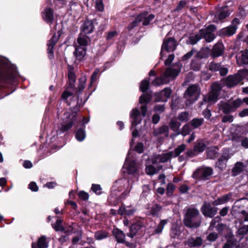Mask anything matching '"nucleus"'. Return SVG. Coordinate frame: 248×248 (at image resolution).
Here are the masks:
<instances>
[{
	"mask_svg": "<svg viewBox=\"0 0 248 248\" xmlns=\"http://www.w3.org/2000/svg\"><path fill=\"white\" fill-rule=\"evenodd\" d=\"M17 76L16 66L5 58L0 56V86L12 83Z\"/></svg>",
	"mask_w": 248,
	"mask_h": 248,
	"instance_id": "1",
	"label": "nucleus"
},
{
	"mask_svg": "<svg viewBox=\"0 0 248 248\" xmlns=\"http://www.w3.org/2000/svg\"><path fill=\"white\" fill-rule=\"evenodd\" d=\"M202 219V217L197 208L189 206L184 209L183 222L186 227L197 229L201 226Z\"/></svg>",
	"mask_w": 248,
	"mask_h": 248,
	"instance_id": "2",
	"label": "nucleus"
},
{
	"mask_svg": "<svg viewBox=\"0 0 248 248\" xmlns=\"http://www.w3.org/2000/svg\"><path fill=\"white\" fill-rule=\"evenodd\" d=\"M174 65L167 68L164 73L160 77L156 78L152 82L154 86H160L168 83L170 79H174L179 74L180 67L178 65L177 68H174Z\"/></svg>",
	"mask_w": 248,
	"mask_h": 248,
	"instance_id": "3",
	"label": "nucleus"
},
{
	"mask_svg": "<svg viewBox=\"0 0 248 248\" xmlns=\"http://www.w3.org/2000/svg\"><path fill=\"white\" fill-rule=\"evenodd\" d=\"M201 93V89L197 84H192L189 86L184 94L186 106H190L199 98Z\"/></svg>",
	"mask_w": 248,
	"mask_h": 248,
	"instance_id": "4",
	"label": "nucleus"
},
{
	"mask_svg": "<svg viewBox=\"0 0 248 248\" xmlns=\"http://www.w3.org/2000/svg\"><path fill=\"white\" fill-rule=\"evenodd\" d=\"M241 105V99L239 98L228 102L220 101L217 104L219 110H221L224 114L235 111Z\"/></svg>",
	"mask_w": 248,
	"mask_h": 248,
	"instance_id": "5",
	"label": "nucleus"
},
{
	"mask_svg": "<svg viewBox=\"0 0 248 248\" xmlns=\"http://www.w3.org/2000/svg\"><path fill=\"white\" fill-rule=\"evenodd\" d=\"M223 86V84H222L220 81H216L211 83L210 91L208 95L204 96V101L208 100L213 103L216 102L218 99Z\"/></svg>",
	"mask_w": 248,
	"mask_h": 248,
	"instance_id": "6",
	"label": "nucleus"
},
{
	"mask_svg": "<svg viewBox=\"0 0 248 248\" xmlns=\"http://www.w3.org/2000/svg\"><path fill=\"white\" fill-rule=\"evenodd\" d=\"M213 173V170L212 168L202 167L193 172L192 177L197 180L205 181L209 179Z\"/></svg>",
	"mask_w": 248,
	"mask_h": 248,
	"instance_id": "7",
	"label": "nucleus"
},
{
	"mask_svg": "<svg viewBox=\"0 0 248 248\" xmlns=\"http://www.w3.org/2000/svg\"><path fill=\"white\" fill-rule=\"evenodd\" d=\"M177 45V42L174 38L166 37L163 40L161 46L160 52L161 59H162L164 50H166L168 52H172L175 50Z\"/></svg>",
	"mask_w": 248,
	"mask_h": 248,
	"instance_id": "8",
	"label": "nucleus"
},
{
	"mask_svg": "<svg viewBox=\"0 0 248 248\" xmlns=\"http://www.w3.org/2000/svg\"><path fill=\"white\" fill-rule=\"evenodd\" d=\"M64 121L66 123L64 124H62L60 130L62 132H65L70 129L74 122L77 120V113L76 112L73 111L71 113L66 112L64 114Z\"/></svg>",
	"mask_w": 248,
	"mask_h": 248,
	"instance_id": "9",
	"label": "nucleus"
},
{
	"mask_svg": "<svg viewBox=\"0 0 248 248\" xmlns=\"http://www.w3.org/2000/svg\"><path fill=\"white\" fill-rule=\"evenodd\" d=\"M216 27L214 25H209L206 28L200 30V33L202 38H204L208 43L211 42L216 38L214 33Z\"/></svg>",
	"mask_w": 248,
	"mask_h": 248,
	"instance_id": "10",
	"label": "nucleus"
},
{
	"mask_svg": "<svg viewBox=\"0 0 248 248\" xmlns=\"http://www.w3.org/2000/svg\"><path fill=\"white\" fill-rule=\"evenodd\" d=\"M239 22L237 18H235L232 21V24L226 28L220 30L218 34L221 37H229L233 35L237 29V24Z\"/></svg>",
	"mask_w": 248,
	"mask_h": 248,
	"instance_id": "11",
	"label": "nucleus"
},
{
	"mask_svg": "<svg viewBox=\"0 0 248 248\" xmlns=\"http://www.w3.org/2000/svg\"><path fill=\"white\" fill-rule=\"evenodd\" d=\"M207 67L209 70L213 72L219 71V74L221 76H224L228 73V69L221 65L220 62H212L208 64Z\"/></svg>",
	"mask_w": 248,
	"mask_h": 248,
	"instance_id": "12",
	"label": "nucleus"
},
{
	"mask_svg": "<svg viewBox=\"0 0 248 248\" xmlns=\"http://www.w3.org/2000/svg\"><path fill=\"white\" fill-rule=\"evenodd\" d=\"M232 210L235 213H245V210H248V199H243L237 201L235 202Z\"/></svg>",
	"mask_w": 248,
	"mask_h": 248,
	"instance_id": "13",
	"label": "nucleus"
},
{
	"mask_svg": "<svg viewBox=\"0 0 248 248\" xmlns=\"http://www.w3.org/2000/svg\"><path fill=\"white\" fill-rule=\"evenodd\" d=\"M201 210L205 217L212 218L216 215L217 208L212 207L210 203L204 202L202 206Z\"/></svg>",
	"mask_w": 248,
	"mask_h": 248,
	"instance_id": "14",
	"label": "nucleus"
},
{
	"mask_svg": "<svg viewBox=\"0 0 248 248\" xmlns=\"http://www.w3.org/2000/svg\"><path fill=\"white\" fill-rule=\"evenodd\" d=\"M221 81L223 82V85L226 86L229 88L235 87L241 82L238 76L235 74L223 78Z\"/></svg>",
	"mask_w": 248,
	"mask_h": 248,
	"instance_id": "15",
	"label": "nucleus"
},
{
	"mask_svg": "<svg viewBox=\"0 0 248 248\" xmlns=\"http://www.w3.org/2000/svg\"><path fill=\"white\" fill-rule=\"evenodd\" d=\"M231 156L232 155L230 153L229 151L227 149L224 150L221 156L216 162V167L222 170L224 169L226 167L228 160Z\"/></svg>",
	"mask_w": 248,
	"mask_h": 248,
	"instance_id": "16",
	"label": "nucleus"
},
{
	"mask_svg": "<svg viewBox=\"0 0 248 248\" xmlns=\"http://www.w3.org/2000/svg\"><path fill=\"white\" fill-rule=\"evenodd\" d=\"M203 239L201 236H190L184 242L185 246L189 248H199L202 246Z\"/></svg>",
	"mask_w": 248,
	"mask_h": 248,
	"instance_id": "17",
	"label": "nucleus"
},
{
	"mask_svg": "<svg viewBox=\"0 0 248 248\" xmlns=\"http://www.w3.org/2000/svg\"><path fill=\"white\" fill-rule=\"evenodd\" d=\"M61 35L60 31H59L58 34H54L52 37L48 41L47 45V53L50 59L53 58V47L59 39Z\"/></svg>",
	"mask_w": 248,
	"mask_h": 248,
	"instance_id": "18",
	"label": "nucleus"
},
{
	"mask_svg": "<svg viewBox=\"0 0 248 248\" xmlns=\"http://www.w3.org/2000/svg\"><path fill=\"white\" fill-rule=\"evenodd\" d=\"M171 90L169 88H166L161 92L155 94V102H166L170 97Z\"/></svg>",
	"mask_w": 248,
	"mask_h": 248,
	"instance_id": "19",
	"label": "nucleus"
},
{
	"mask_svg": "<svg viewBox=\"0 0 248 248\" xmlns=\"http://www.w3.org/2000/svg\"><path fill=\"white\" fill-rule=\"evenodd\" d=\"M174 153L173 151H170L167 153L162 154L156 155L153 160V164L159 163H165L173 157Z\"/></svg>",
	"mask_w": 248,
	"mask_h": 248,
	"instance_id": "20",
	"label": "nucleus"
},
{
	"mask_svg": "<svg viewBox=\"0 0 248 248\" xmlns=\"http://www.w3.org/2000/svg\"><path fill=\"white\" fill-rule=\"evenodd\" d=\"M137 211V209L132 206H125L122 204L118 210V214L120 215L127 216H133Z\"/></svg>",
	"mask_w": 248,
	"mask_h": 248,
	"instance_id": "21",
	"label": "nucleus"
},
{
	"mask_svg": "<svg viewBox=\"0 0 248 248\" xmlns=\"http://www.w3.org/2000/svg\"><path fill=\"white\" fill-rule=\"evenodd\" d=\"M153 134L154 136L158 139L163 135L165 138H168L169 136V127L166 125H163L155 128L153 132Z\"/></svg>",
	"mask_w": 248,
	"mask_h": 248,
	"instance_id": "22",
	"label": "nucleus"
},
{
	"mask_svg": "<svg viewBox=\"0 0 248 248\" xmlns=\"http://www.w3.org/2000/svg\"><path fill=\"white\" fill-rule=\"evenodd\" d=\"M224 46L222 43L215 44L211 50V55L213 58L218 57L223 53Z\"/></svg>",
	"mask_w": 248,
	"mask_h": 248,
	"instance_id": "23",
	"label": "nucleus"
},
{
	"mask_svg": "<svg viewBox=\"0 0 248 248\" xmlns=\"http://www.w3.org/2000/svg\"><path fill=\"white\" fill-rule=\"evenodd\" d=\"M94 29L93 22L92 20H87L85 21L81 26V33L84 34H88L91 33Z\"/></svg>",
	"mask_w": 248,
	"mask_h": 248,
	"instance_id": "24",
	"label": "nucleus"
},
{
	"mask_svg": "<svg viewBox=\"0 0 248 248\" xmlns=\"http://www.w3.org/2000/svg\"><path fill=\"white\" fill-rule=\"evenodd\" d=\"M130 117L132 119L131 123L132 128L140 123L141 119L140 117V112L137 108H134L132 110Z\"/></svg>",
	"mask_w": 248,
	"mask_h": 248,
	"instance_id": "25",
	"label": "nucleus"
},
{
	"mask_svg": "<svg viewBox=\"0 0 248 248\" xmlns=\"http://www.w3.org/2000/svg\"><path fill=\"white\" fill-rule=\"evenodd\" d=\"M112 234L118 243L122 244L124 243L125 234L123 231L115 228L112 231Z\"/></svg>",
	"mask_w": 248,
	"mask_h": 248,
	"instance_id": "26",
	"label": "nucleus"
},
{
	"mask_svg": "<svg viewBox=\"0 0 248 248\" xmlns=\"http://www.w3.org/2000/svg\"><path fill=\"white\" fill-rule=\"evenodd\" d=\"M230 14L231 11L227 7H223L219 10L218 14L216 15L215 18L222 22L225 18L228 17Z\"/></svg>",
	"mask_w": 248,
	"mask_h": 248,
	"instance_id": "27",
	"label": "nucleus"
},
{
	"mask_svg": "<svg viewBox=\"0 0 248 248\" xmlns=\"http://www.w3.org/2000/svg\"><path fill=\"white\" fill-rule=\"evenodd\" d=\"M138 17H140L141 22L142 21V24L146 26L149 25L151 21L155 18V15L153 14L148 15V13L144 12L140 14Z\"/></svg>",
	"mask_w": 248,
	"mask_h": 248,
	"instance_id": "28",
	"label": "nucleus"
},
{
	"mask_svg": "<svg viewBox=\"0 0 248 248\" xmlns=\"http://www.w3.org/2000/svg\"><path fill=\"white\" fill-rule=\"evenodd\" d=\"M68 80L69 82V87L71 89L75 88V82L76 80V74L74 71V68L72 67H69L68 69Z\"/></svg>",
	"mask_w": 248,
	"mask_h": 248,
	"instance_id": "29",
	"label": "nucleus"
},
{
	"mask_svg": "<svg viewBox=\"0 0 248 248\" xmlns=\"http://www.w3.org/2000/svg\"><path fill=\"white\" fill-rule=\"evenodd\" d=\"M246 166L242 162H236L232 170V175L235 176L241 173Z\"/></svg>",
	"mask_w": 248,
	"mask_h": 248,
	"instance_id": "30",
	"label": "nucleus"
},
{
	"mask_svg": "<svg viewBox=\"0 0 248 248\" xmlns=\"http://www.w3.org/2000/svg\"><path fill=\"white\" fill-rule=\"evenodd\" d=\"M86 49L84 46H76L74 55L78 60H81L86 54Z\"/></svg>",
	"mask_w": 248,
	"mask_h": 248,
	"instance_id": "31",
	"label": "nucleus"
},
{
	"mask_svg": "<svg viewBox=\"0 0 248 248\" xmlns=\"http://www.w3.org/2000/svg\"><path fill=\"white\" fill-rule=\"evenodd\" d=\"M231 196L232 195L231 194H227L219 197L216 200H215L212 202V205L214 206H217L220 204H224L230 200L231 198Z\"/></svg>",
	"mask_w": 248,
	"mask_h": 248,
	"instance_id": "32",
	"label": "nucleus"
},
{
	"mask_svg": "<svg viewBox=\"0 0 248 248\" xmlns=\"http://www.w3.org/2000/svg\"><path fill=\"white\" fill-rule=\"evenodd\" d=\"M127 170L129 174H134L139 171V168L135 161L131 160L128 163Z\"/></svg>",
	"mask_w": 248,
	"mask_h": 248,
	"instance_id": "33",
	"label": "nucleus"
},
{
	"mask_svg": "<svg viewBox=\"0 0 248 248\" xmlns=\"http://www.w3.org/2000/svg\"><path fill=\"white\" fill-rule=\"evenodd\" d=\"M202 39L200 31L199 32L195 35H190L188 39L186 40V44L194 45L196 44L198 42Z\"/></svg>",
	"mask_w": 248,
	"mask_h": 248,
	"instance_id": "34",
	"label": "nucleus"
},
{
	"mask_svg": "<svg viewBox=\"0 0 248 248\" xmlns=\"http://www.w3.org/2000/svg\"><path fill=\"white\" fill-rule=\"evenodd\" d=\"M89 40V38L86 35V34H84L80 32L78 38V46L85 47V46L88 45V42Z\"/></svg>",
	"mask_w": 248,
	"mask_h": 248,
	"instance_id": "35",
	"label": "nucleus"
},
{
	"mask_svg": "<svg viewBox=\"0 0 248 248\" xmlns=\"http://www.w3.org/2000/svg\"><path fill=\"white\" fill-rule=\"evenodd\" d=\"M207 157L209 159H215L218 155V149L217 147L209 148L206 151Z\"/></svg>",
	"mask_w": 248,
	"mask_h": 248,
	"instance_id": "36",
	"label": "nucleus"
},
{
	"mask_svg": "<svg viewBox=\"0 0 248 248\" xmlns=\"http://www.w3.org/2000/svg\"><path fill=\"white\" fill-rule=\"evenodd\" d=\"M43 19L47 23L52 22L53 20V14L52 9L47 8L45 10Z\"/></svg>",
	"mask_w": 248,
	"mask_h": 248,
	"instance_id": "37",
	"label": "nucleus"
},
{
	"mask_svg": "<svg viewBox=\"0 0 248 248\" xmlns=\"http://www.w3.org/2000/svg\"><path fill=\"white\" fill-rule=\"evenodd\" d=\"M140 225L139 224H133L130 227V232L127 233V235L131 238H133L136 235L138 231L140 229Z\"/></svg>",
	"mask_w": 248,
	"mask_h": 248,
	"instance_id": "38",
	"label": "nucleus"
},
{
	"mask_svg": "<svg viewBox=\"0 0 248 248\" xmlns=\"http://www.w3.org/2000/svg\"><path fill=\"white\" fill-rule=\"evenodd\" d=\"M181 123L176 119H172L169 123V127L173 131H180V127L181 126Z\"/></svg>",
	"mask_w": 248,
	"mask_h": 248,
	"instance_id": "39",
	"label": "nucleus"
},
{
	"mask_svg": "<svg viewBox=\"0 0 248 248\" xmlns=\"http://www.w3.org/2000/svg\"><path fill=\"white\" fill-rule=\"evenodd\" d=\"M204 122L203 118H194L190 122L189 124L193 129H196L202 125Z\"/></svg>",
	"mask_w": 248,
	"mask_h": 248,
	"instance_id": "40",
	"label": "nucleus"
},
{
	"mask_svg": "<svg viewBox=\"0 0 248 248\" xmlns=\"http://www.w3.org/2000/svg\"><path fill=\"white\" fill-rule=\"evenodd\" d=\"M162 207L158 204H155L151 208L150 214L154 217H159Z\"/></svg>",
	"mask_w": 248,
	"mask_h": 248,
	"instance_id": "41",
	"label": "nucleus"
},
{
	"mask_svg": "<svg viewBox=\"0 0 248 248\" xmlns=\"http://www.w3.org/2000/svg\"><path fill=\"white\" fill-rule=\"evenodd\" d=\"M108 232L103 230H99L95 232L94 237L97 240H101L108 237Z\"/></svg>",
	"mask_w": 248,
	"mask_h": 248,
	"instance_id": "42",
	"label": "nucleus"
},
{
	"mask_svg": "<svg viewBox=\"0 0 248 248\" xmlns=\"http://www.w3.org/2000/svg\"><path fill=\"white\" fill-rule=\"evenodd\" d=\"M206 147V144L202 141H197L194 146V151L197 153L202 152L205 149Z\"/></svg>",
	"mask_w": 248,
	"mask_h": 248,
	"instance_id": "43",
	"label": "nucleus"
},
{
	"mask_svg": "<svg viewBox=\"0 0 248 248\" xmlns=\"http://www.w3.org/2000/svg\"><path fill=\"white\" fill-rule=\"evenodd\" d=\"M209 52L208 48H203L196 54V57L200 59L207 58L208 57Z\"/></svg>",
	"mask_w": 248,
	"mask_h": 248,
	"instance_id": "44",
	"label": "nucleus"
},
{
	"mask_svg": "<svg viewBox=\"0 0 248 248\" xmlns=\"http://www.w3.org/2000/svg\"><path fill=\"white\" fill-rule=\"evenodd\" d=\"M86 137V133L85 130L82 128L78 129L76 134V138L79 141H83Z\"/></svg>",
	"mask_w": 248,
	"mask_h": 248,
	"instance_id": "45",
	"label": "nucleus"
},
{
	"mask_svg": "<svg viewBox=\"0 0 248 248\" xmlns=\"http://www.w3.org/2000/svg\"><path fill=\"white\" fill-rule=\"evenodd\" d=\"M192 129L189 123L186 124L183 126L181 130H180V134L183 136L187 135L190 133Z\"/></svg>",
	"mask_w": 248,
	"mask_h": 248,
	"instance_id": "46",
	"label": "nucleus"
},
{
	"mask_svg": "<svg viewBox=\"0 0 248 248\" xmlns=\"http://www.w3.org/2000/svg\"><path fill=\"white\" fill-rule=\"evenodd\" d=\"M241 56L239 62L241 64H248V50L246 49L241 52Z\"/></svg>",
	"mask_w": 248,
	"mask_h": 248,
	"instance_id": "47",
	"label": "nucleus"
},
{
	"mask_svg": "<svg viewBox=\"0 0 248 248\" xmlns=\"http://www.w3.org/2000/svg\"><path fill=\"white\" fill-rule=\"evenodd\" d=\"M37 246L38 248H46L48 247L45 236H42L38 239Z\"/></svg>",
	"mask_w": 248,
	"mask_h": 248,
	"instance_id": "48",
	"label": "nucleus"
},
{
	"mask_svg": "<svg viewBox=\"0 0 248 248\" xmlns=\"http://www.w3.org/2000/svg\"><path fill=\"white\" fill-rule=\"evenodd\" d=\"M181 232L177 227L171 228L170 232V236L173 239H178L180 236Z\"/></svg>",
	"mask_w": 248,
	"mask_h": 248,
	"instance_id": "49",
	"label": "nucleus"
},
{
	"mask_svg": "<svg viewBox=\"0 0 248 248\" xmlns=\"http://www.w3.org/2000/svg\"><path fill=\"white\" fill-rule=\"evenodd\" d=\"M168 220L167 219L161 220L156 228L155 229V232L156 233H160L162 232L164 226L167 223Z\"/></svg>",
	"mask_w": 248,
	"mask_h": 248,
	"instance_id": "50",
	"label": "nucleus"
},
{
	"mask_svg": "<svg viewBox=\"0 0 248 248\" xmlns=\"http://www.w3.org/2000/svg\"><path fill=\"white\" fill-rule=\"evenodd\" d=\"M62 221L61 219H58L56 221V222L53 227V228L55 229V230L56 231H61V232H64L65 233H67L68 232H69V231H65L64 230L63 227H62Z\"/></svg>",
	"mask_w": 248,
	"mask_h": 248,
	"instance_id": "51",
	"label": "nucleus"
},
{
	"mask_svg": "<svg viewBox=\"0 0 248 248\" xmlns=\"http://www.w3.org/2000/svg\"><path fill=\"white\" fill-rule=\"evenodd\" d=\"M186 149V145L182 144L176 148L173 152V157H175L178 156L181 153H182Z\"/></svg>",
	"mask_w": 248,
	"mask_h": 248,
	"instance_id": "52",
	"label": "nucleus"
},
{
	"mask_svg": "<svg viewBox=\"0 0 248 248\" xmlns=\"http://www.w3.org/2000/svg\"><path fill=\"white\" fill-rule=\"evenodd\" d=\"M151 99V95L149 93L143 94L140 97V103H148Z\"/></svg>",
	"mask_w": 248,
	"mask_h": 248,
	"instance_id": "53",
	"label": "nucleus"
},
{
	"mask_svg": "<svg viewBox=\"0 0 248 248\" xmlns=\"http://www.w3.org/2000/svg\"><path fill=\"white\" fill-rule=\"evenodd\" d=\"M238 76L239 80L241 81L243 78L248 76V69H241L238 71L237 73L235 74Z\"/></svg>",
	"mask_w": 248,
	"mask_h": 248,
	"instance_id": "54",
	"label": "nucleus"
},
{
	"mask_svg": "<svg viewBox=\"0 0 248 248\" xmlns=\"http://www.w3.org/2000/svg\"><path fill=\"white\" fill-rule=\"evenodd\" d=\"M86 78L85 77H82L79 79V84L78 85V91L79 92L82 91L85 87Z\"/></svg>",
	"mask_w": 248,
	"mask_h": 248,
	"instance_id": "55",
	"label": "nucleus"
},
{
	"mask_svg": "<svg viewBox=\"0 0 248 248\" xmlns=\"http://www.w3.org/2000/svg\"><path fill=\"white\" fill-rule=\"evenodd\" d=\"M236 242V240L235 238L229 239L224 244L222 248H231L235 245Z\"/></svg>",
	"mask_w": 248,
	"mask_h": 248,
	"instance_id": "56",
	"label": "nucleus"
},
{
	"mask_svg": "<svg viewBox=\"0 0 248 248\" xmlns=\"http://www.w3.org/2000/svg\"><path fill=\"white\" fill-rule=\"evenodd\" d=\"M218 237V233L213 232L209 233L206 237L207 240L211 242H215Z\"/></svg>",
	"mask_w": 248,
	"mask_h": 248,
	"instance_id": "57",
	"label": "nucleus"
},
{
	"mask_svg": "<svg viewBox=\"0 0 248 248\" xmlns=\"http://www.w3.org/2000/svg\"><path fill=\"white\" fill-rule=\"evenodd\" d=\"M145 170L148 174L152 175L156 173L158 170H157L153 166L149 165L146 167Z\"/></svg>",
	"mask_w": 248,
	"mask_h": 248,
	"instance_id": "58",
	"label": "nucleus"
},
{
	"mask_svg": "<svg viewBox=\"0 0 248 248\" xmlns=\"http://www.w3.org/2000/svg\"><path fill=\"white\" fill-rule=\"evenodd\" d=\"M221 219L219 216H217L213 218L210 223L209 230H213V229L217 226L216 223L218 222Z\"/></svg>",
	"mask_w": 248,
	"mask_h": 248,
	"instance_id": "59",
	"label": "nucleus"
},
{
	"mask_svg": "<svg viewBox=\"0 0 248 248\" xmlns=\"http://www.w3.org/2000/svg\"><path fill=\"white\" fill-rule=\"evenodd\" d=\"M149 86V82L148 80H143L140 85V90L144 93L148 89Z\"/></svg>",
	"mask_w": 248,
	"mask_h": 248,
	"instance_id": "60",
	"label": "nucleus"
},
{
	"mask_svg": "<svg viewBox=\"0 0 248 248\" xmlns=\"http://www.w3.org/2000/svg\"><path fill=\"white\" fill-rule=\"evenodd\" d=\"M187 3V1L186 0H181L178 3L177 6L174 10V12H180L185 7Z\"/></svg>",
	"mask_w": 248,
	"mask_h": 248,
	"instance_id": "61",
	"label": "nucleus"
},
{
	"mask_svg": "<svg viewBox=\"0 0 248 248\" xmlns=\"http://www.w3.org/2000/svg\"><path fill=\"white\" fill-rule=\"evenodd\" d=\"M189 114L187 112H182L179 114L178 119L181 121H187L188 119Z\"/></svg>",
	"mask_w": 248,
	"mask_h": 248,
	"instance_id": "62",
	"label": "nucleus"
},
{
	"mask_svg": "<svg viewBox=\"0 0 248 248\" xmlns=\"http://www.w3.org/2000/svg\"><path fill=\"white\" fill-rule=\"evenodd\" d=\"M196 52V50L194 48H192L189 52L182 57V60L184 61L190 59Z\"/></svg>",
	"mask_w": 248,
	"mask_h": 248,
	"instance_id": "63",
	"label": "nucleus"
},
{
	"mask_svg": "<svg viewBox=\"0 0 248 248\" xmlns=\"http://www.w3.org/2000/svg\"><path fill=\"white\" fill-rule=\"evenodd\" d=\"M239 235H245L248 232V225H244L240 228L237 231Z\"/></svg>",
	"mask_w": 248,
	"mask_h": 248,
	"instance_id": "64",
	"label": "nucleus"
}]
</instances>
